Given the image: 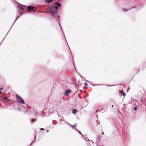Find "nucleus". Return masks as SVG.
<instances>
[{
	"instance_id": "nucleus-3",
	"label": "nucleus",
	"mask_w": 146,
	"mask_h": 146,
	"mask_svg": "<svg viewBox=\"0 0 146 146\" xmlns=\"http://www.w3.org/2000/svg\"><path fill=\"white\" fill-rule=\"evenodd\" d=\"M71 90L70 89H67L65 90L64 95L65 96H67L70 93Z\"/></svg>"
},
{
	"instance_id": "nucleus-10",
	"label": "nucleus",
	"mask_w": 146,
	"mask_h": 146,
	"mask_svg": "<svg viewBox=\"0 0 146 146\" xmlns=\"http://www.w3.org/2000/svg\"><path fill=\"white\" fill-rule=\"evenodd\" d=\"M68 124L70 125L71 126V127L72 128H75V127H76V124H75L74 125H71L69 124L68 123Z\"/></svg>"
},
{
	"instance_id": "nucleus-38",
	"label": "nucleus",
	"mask_w": 146,
	"mask_h": 146,
	"mask_svg": "<svg viewBox=\"0 0 146 146\" xmlns=\"http://www.w3.org/2000/svg\"><path fill=\"white\" fill-rule=\"evenodd\" d=\"M101 84H99L98 85H101Z\"/></svg>"
},
{
	"instance_id": "nucleus-12",
	"label": "nucleus",
	"mask_w": 146,
	"mask_h": 146,
	"mask_svg": "<svg viewBox=\"0 0 146 146\" xmlns=\"http://www.w3.org/2000/svg\"><path fill=\"white\" fill-rule=\"evenodd\" d=\"M55 4L57 6H58V7H60L61 6V4L60 3L57 2Z\"/></svg>"
},
{
	"instance_id": "nucleus-43",
	"label": "nucleus",
	"mask_w": 146,
	"mask_h": 146,
	"mask_svg": "<svg viewBox=\"0 0 146 146\" xmlns=\"http://www.w3.org/2000/svg\"><path fill=\"white\" fill-rule=\"evenodd\" d=\"M50 112H51L50 111Z\"/></svg>"
},
{
	"instance_id": "nucleus-19",
	"label": "nucleus",
	"mask_w": 146,
	"mask_h": 146,
	"mask_svg": "<svg viewBox=\"0 0 146 146\" xmlns=\"http://www.w3.org/2000/svg\"><path fill=\"white\" fill-rule=\"evenodd\" d=\"M19 16H18L17 17V19H16L15 20V21H16V20L17 19H18V18H19Z\"/></svg>"
},
{
	"instance_id": "nucleus-2",
	"label": "nucleus",
	"mask_w": 146,
	"mask_h": 146,
	"mask_svg": "<svg viewBox=\"0 0 146 146\" xmlns=\"http://www.w3.org/2000/svg\"><path fill=\"white\" fill-rule=\"evenodd\" d=\"M16 97L19 103L22 104H24L25 103V102L24 100L19 95L16 94Z\"/></svg>"
},
{
	"instance_id": "nucleus-23",
	"label": "nucleus",
	"mask_w": 146,
	"mask_h": 146,
	"mask_svg": "<svg viewBox=\"0 0 146 146\" xmlns=\"http://www.w3.org/2000/svg\"><path fill=\"white\" fill-rule=\"evenodd\" d=\"M107 108H108V107H107V106H106L105 107V108H104V109H106V110L107 109Z\"/></svg>"
},
{
	"instance_id": "nucleus-37",
	"label": "nucleus",
	"mask_w": 146,
	"mask_h": 146,
	"mask_svg": "<svg viewBox=\"0 0 146 146\" xmlns=\"http://www.w3.org/2000/svg\"><path fill=\"white\" fill-rule=\"evenodd\" d=\"M85 80L86 81V82H89L88 81H87V80Z\"/></svg>"
},
{
	"instance_id": "nucleus-24",
	"label": "nucleus",
	"mask_w": 146,
	"mask_h": 146,
	"mask_svg": "<svg viewBox=\"0 0 146 146\" xmlns=\"http://www.w3.org/2000/svg\"><path fill=\"white\" fill-rule=\"evenodd\" d=\"M28 111V109L27 108H26V111H25V112H26L27 111Z\"/></svg>"
},
{
	"instance_id": "nucleus-13",
	"label": "nucleus",
	"mask_w": 146,
	"mask_h": 146,
	"mask_svg": "<svg viewBox=\"0 0 146 146\" xmlns=\"http://www.w3.org/2000/svg\"><path fill=\"white\" fill-rule=\"evenodd\" d=\"M121 94H122L123 95V96H125V95H126V94H125V92L124 91H122L121 92ZM121 95H122V94H121Z\"/></svg>"
},
{
	"instance_id": "nucleus-21",
	"label": "nucleus",
	"mask_w": 146,
	"mask_h": 146,
	"mask_svg": "<svg viewBox=\"0 0 146 146\" xmlns=\"http://www.w3.org/2000/svg\"><path fill=\"white\" fill-rule=\"evenodd\" d=\"M35 141H32V143H31V144L30 145V146H31V145L33 144L34 142H35Z\"/></svg>"
},
{
	"instance_id": "nucleus-5",
	"label": "nucleus",
	"mask_w": 146,
	"mask_h": 146,
	"mask_svg": "<svg viewBox=\"0 0 146 146\" xmlns=\"http://www.w3.org/2000/svg\"><path fill=\"white\" fill-rule=\"evenodd\" d=\"M136 6H132V7L131 8L129 9H124V11L125 12H126L128 10H129L131 9L136 8Z\"/></svg>"
},
{
	"instance_id": "nucleus-11",
	"label": "nucleus",
	"mask_w": 146,
	"mask_h": 146,
	"mask_svg": "<svg viewBox=\"0 0 146 146\" xmlns=\"http://www.w3.org/2000/svg\"><path fill=\"white\" fill-rule=\"evenodd\" d=\"M77 111V110L75 109H74L72 110V113L73 114H76Z\"/></svg>"
},
{
	"instance_id": "nucleus-1",
	"label": "nucleus",
	"mask_w": 146,
	"mask_h": 146,
	"mask_svg": "<svg viewBox=\"0 0 146 146\" xmlns=\"http://www.w3.org/2000/svg\"><path fill=\"white\" fill-rule=\"evenodd\" d=\"M58 9V7L57 5L54 7L52 6L50 7L49 10V12L52 15L57 14V10Z\"/></svg>"
},
{
	"instance_id": "nucleus-29",
	"label": "nucleus",
	"mask_w": 146,
	"mask_h": 146,
	"mask_svg": "<svg viewBox=\"0 0 146 146\" xmlns=\"http://www.w3.org/2000/svg\"><path fill=\"white\" fill-rule=\"evenodd\" d=\"M51 110H52V111H54V110L53 109H52Z\"/></svg>"
},
{
	"instance_id": "nucleus-8",
	"label": "nucleus",
	"mask_w": 146,
	"mask_h": 146,
	"mask_svg": "<svg viewBox=\"0 0 146 146\" xmlns=\"http://www.w3.org/2000/svg\"><path fill=\"white\" fill-rule=\"evenodd\" d=\"M33 110L34 112L35 113V116H36V115L38 114V113L37 112L36 110L35 109H33Z\"/></svg>"
},
{
	"instance_id": "nucleus-40",
	"label": "nucleus",
	"mask_w": 146,
	"mask_h": 146,
	"mask_svg": "<svg viewBox=\"0 0 146 146\" xmlns=\"http://www.w3.org/2000/svg\"><path fill=\"white\" fill-rule=\"evenodd\" d=\"M97 124H98V122H97Z\"/></svg>"
},
{
	"instance_id": "nucleus-17",
	"label": "nucleus",
	"mask_w": 146,
	"mask_h": 146,
	"mask_svg": "<svg viewBox=\"0 0 146 146\" xmlns=\"http://www.w3.org/2000/svg\"><path fill=\"white\" fill-rule=\"evenodd\" d=\"M138 109V108L137 106H136L135 107H134V110H135L137 111Z\"/></svg>"
},
{
	"instance_id": "nucleus-42",
	"label": "nucleus",
	"mask_w": 146,
	"mask_h": 146,
	"mask_svg": "<svg viewBox=\"0 0 146 146\" xmlns=\"http://www.w3.org/2000/svg\"><path fill=\"white\" fill-rule=\"evenodd\" d=\"M15 23V22H14V23H13V24H14V23ZM13 25H12V26H13Z\"/></svg>"
},
{
	"instance_id": "nucleus-9",
	"label": "nucleus",
	"mask_w": 146,
	"mask_h": 146,
	"mask_svg": "<svg viewBox=\"0 0 146 146\" xmlns=\"http://www.w3.org/2000/svg\"><path fill=\"white\" fill-rule=\"evenodd\" d=\"M53 0H45V2L46 3H49L52 2Z\"/></svg>"
},
{
	"instance_id": "nucleus-14",
	"label": "nucleus",
	"mask_w": 146,
	"mask_h": 146,
	"mask_svg": "<svg viewBox=\"0 0 146 146\" xmlns=\"http://www.w3.org/2000/svg\"><path fill=\"white\" fill-rule=\"evenodd\" d=\"M36 120V119H32L31 120V122L32 123H34Z\"/></svg>"
},
{
	"instance_id": "nucleus-18",
	"label": "nucleus",
	"mask_w": 146,
	"mask_h": 146,
	"mask_svg": "<svg viewBox=\"0 0 146 146\" xmlns=\"http://www.w3.org/2000/svg\"><path fill=\"white\" fill-rule=\"evenodd\" d=\"M19 16L22 15L23 14V13H21V12H19Z\"/></svg>"
},
{
	"instance_id": "nucleus-35",
	"label": "nucleus",
	"mask_w": 146,
	"mask_h": 146,
	"mask_svg": "<svg viewBox=\"0 0 146 146\" xmlns=\"http://www.w3.org/2000/svg\"><path fill=\"white\" fill-rule=\"evenodd\" d=\"M97 112V111H96L95 113H96Z\"/></svg>"
},
{
	"instance_id": "nucleus-36",
	"label": "nucleus",
	"mask_w": 146,
	"mask_h": 146,
	"mask_svg": "<svg viewBox=\"0 0 146 146\" xmlns=\"http://www.w3.org/2000/svg\"><path fill=\"white\" fill-rule=\"evenodd\" d=\"M99 110V109H98V110H97L96 111H98V110Z\"/></svg>"
},
{
	"instance_id": "nucleus-4",
	"label": "nucleus",
	"mask_w": 146,
	"mask_h": 146,
	"mask_svg": "<svg viewBox=\"0 0 146 146\" xmlns=\"http://www.w3.org/2000/svg\"><path fill=\"white\" fill-rule=\"evenodd\" d=\"M34 7L32 6H27V9L28 10V11L29 12H30L31 10H33L34 9Z\"/></svg>"
},
{
	"instance_id": "nucleus-27",
	"label": "nucleus",
	"mask_w": 146,
	"mask_h": 146,
	"mask_svg": "<svg viewBox=\"0 0 146 146\" xmlns=\"http://www.w3.org/2000/svg\"><path fill=\"white\" fill-rule=\"evenodd\" d=\"M0 93H1V94H5V93H3V92H0Z\"/></svg>"
},
{
	"instance_id": "nucleus-39",
	"label": "nucleus",
	"mask_w": 146,
	"mask_h": 146,
	"mask_svg": "<svg viewBox=\"0 0 146 146\" xmlns=\"http://www.w3.org/2000/svg\"><path fill=\"white\" fill-rule=\"evenodd\" d=\"M82 78H83L84 79H85V78L84 77H82Z\"/></svg>"
},
{
	"instance_id": "nucleus-15",
	"label": "nucleus",
	"mask_w": 146,
	"mask_h": 146,
	"mask_svg": "<svg viewBox=\"0 0 146 146\" xmlns=\"http://www.w3.org/2000/svg\"><path fill=\"white\" fill-rule=\"evenodd\" d=\"M7 99V98L5 97H3L2 98V99L4 100H6Z\"/></svg>"
},
{
	"instance_id": "nucleus-16",
	"label": "nucleus",
	"mask_w": 146,
	"mask_h": 146,
	"mask_svg": "<svg viewBox=\"0 0 146 146\" xmlns=\"http://www.w3.org/2000/svg\"><path fill=\"white\" fill-rule=\"evenodd\" d=\"M77 130L78 131V133L81 135L82 136V137H83L84 136L79 131H78L77 129Z\"/></svg>"
},
{
	"instance_id": "nucleus-7",
	"label": "nucleus",
	"mask_w": 146,
	"mask_h": 146,
	"mask_svg": "<svg viewBox=\"0 0 146 146\" xmlns=\"http://www.w3.org/2000/svg\"><path fill=\"white\" fill-rule=\"evenodd\" d=\"M23 6H24V7H27V6H24V5H19L18 6L19 8L21 9H20L19 11H20L21 10H23L24 9V8L23 7Z\"/></svg>"
},
{
	"instance_id": "nucleus-25",
	"label": "nucleus",
	"mask_w": 146,
	"mask_h": 146,
	"mask_svg": "<svg viewBox=\"0 0 146 146\" xmlns=\"http://www.w3.org/2000/svg\"><path fill=\"white\" fill-rule=\"evenodd\" d=\"M36 136H35V138H34V141H35V140H36Z\"/></svg>"
},
{
	"instance_id": "nucleus-33",
	"label": "nucleus",
	"mask_w": 146,
	"mask_h": 146,
	"mask_svg": "<svg viewBox=\"0 0 146 146\" xmlns=\"http://www.w3.org/2000/svg\"><path fill=\"white\" fill-rule=\"evenodd\" d=\"M113 106H113V105H112V107L113 108Z\"/></svg>"
},
{
	"instance_id": "nucleus-20",
	"label": "nucleus",
	"mask_w": 146,
	"mask_h": 146,
	"mask_svg": "<svg viewBox=\"0 0 146 146\" xmlns=\"http://www.w3.org/2000/svg\"><path fill=\"white\" fill-rule=\"evenodd\" d=\"M58 24H59V25L60 26V27H61V29L62 30V32H63L62 28L61 27V25H60V23L59 22H58Z\"/></svg>"
},
{
	"instance_id": "nucleus-32",
	"label": "nucleus",
	"mask_w": 146,
	"mask_h": 146,
	"mask_svg": "<svg viewBox=\"0 0 146 146\" xmlns=\"http://www.w3.org/2000/svg\"><path fill=\"white\" fill-rule=\"evenodd\" d=\"M87 85V84L86 83L85 84V85L86 86Z\"/></svg>"
},
{
	"instance_id": "nucleus-28",
	"label": "nucleus",
	"mask_w": 146,
	"mask_h": 146,
	"mask_svg": "<svg viewBox=\"0 0 146 146\" xmlns=\"http://www.w3.org/2000/svg\"><path fill=\"white\" fill-rule=\"evenodd\" d=\"M46 132H49V130H46Z\"/></svg>"
},
{
	"instance_id": "nucleus-6",
	"label": "nucleus",
	"mask_w": 146,
	"mask_h": 146,
	"mask_svg": "<svg viewBox=\"0 0 146 146\" xmlns=\"http://www.w3.org/2000/svg\"><path fill=\"white\" fill-rule=\"evenodd\" d=\"M54 17L56 19V20L58 22V20L59 19V16L58 15H57L56 14H54Z\"/></svg>"
},
{
	"instance_id": "nucleus-31",
	"label": "nucleus",
	"mask_w": 146,
	"mask_h": 146,
	"mask_svg": "<svg viewBox=\"0 0 146 146\" xmlns=\"http://www.w3.org/2000/svg\"><path fill=\"white\" fill-rule=\"evenodd\" d=\"M115 86V85H112V86Z\"/></svg>"
},
{
	"instance_id": "nucleus-22",
	"label": "nucleus",
	"mask_w": 146,
	"mask_h": 146,
	"mask_svg": "<svg viewBox=\"0 0 146 146\" xmlns=\"http://www.w3.org/2000/svg\"><path fill=\"white\" fill-rule=\"evenodd\" d=\"M40 130H44V129L43 128H41L40 129Z\"/></svg>"
},
{
	"instance_id": "nucleus-41",
	"label": "nucleus",
	"mask_w": 146,
	"mask_h": 146,
	"mask_svg": "<svg viewBox=\"0 0 146 146\" xmlns=\"http://www.w3.org/2000/svg\"><path fill=\"white\" fill-rule=\"evenodd\" d=\"M97 124H98V122H97Z\"/></svg>"
},
{
	"instance_id": "nucleus-34",
	"label": "nucleus",
	"mask_w": 146,
	"mask_h": 146,
	"mask_svg": "<svg viewBox=\"0 0 146 146\" xmlns=\"http://www.w3.org/2000/svg\"><path fill=\"white\" fill-rule=\"evenodd\" d=\"M87 138H85V139L86 141V139H87Z\"/></svg>"
},
{
	"instance_id": "nucleus-26",
	"label": "nucleus",
	"mask_w": 146,
	"mask_h": 146,
	"mask_svg": "<svg viewBox=\"0 0 146 146\" xmlns=\"http://www.w3.org/2000/svg\"><path fill=\"white\" fill-rule=\"evenodd\" d=\"M3 89V87H2L1 88H0V89L1 90Z\"/></svg>"
},
{
	"instance_id": "nucleus-30",
	"label": "nucleus",
	"mask_w": 146,
	"mask_h": 146,
	"mask_svg": "<svg viewBox=\"0 0 146 146\" xmlns=\"http://www.w3.org/2000/svg\"><path fill=\"white\" fill-rule=\"evenodd\" d=\"M102 134H103H103H104V133L103 132H102Z\"/></svg>"
}]
</instances>
